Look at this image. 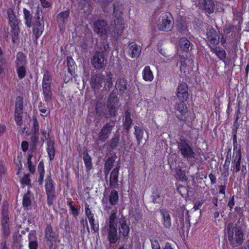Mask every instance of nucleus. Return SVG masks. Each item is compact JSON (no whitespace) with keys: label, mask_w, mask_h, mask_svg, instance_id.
Returning a JSON list of instances; mask_svg holds the SVG:
<instances>
[{"label":"nucleus","mask_w":249,"mask_h":249,"mask_svg":"<svg viewBox=\"0 0 249 249\" xmlns=\"http://www.w3.org/2000/svg\"><path fill=\"white\" fill-rule=\"evenodd\" d=\"M42 88V94L44 100L48 105L51 102L53 99V92L51 87H43Z\"/></svg>","instance_id":"nucleus-33"},{"label":"nucleus","mask_w":249,"mask_h":249,"mask_svg":"<svg viewBox=\"0 0 249 249\" xmlns=\"http://www.w3.org/2000/svg\"><path fill=\"white\" fill-rule=\"evenodd\" d=\"M41 17L42 18H40V17H24L27 26L33 27V33L36 41L44 31V21L43 17Z\"/></svg>","instance_id":"nucleus-2"},{"label":"nucleus","mask_w":249,"mask_h":249,"mask_svg":"<svg viewBox=\"0 0 249 249\" xmlns=\"http://www.w3.org/2000/svg\"><path fill=\"white\" fill-rule=\"evenodd\" d=\"M102 235H107V237L110 244H116L120 239L117 232V227H104L101 230Z\"/></svg>","instance_id":"nucleus-9"},{"label":"nucleus","mask_w":249,"mask_h":249,"mask_svg":"<svg viewBox=\"0 0 249 249\" xmlns=\"http://www.w3.org/2000/svg\"><path fill=\"white\" fill-rule=\"evenodd\" d=\"M160 213L161 216V221L164 228L170 229L171 227V217L168 211L165 210H160Z\"/></svg>","instance_id":"nucleus-24"},{"label":"nucleus","mask_w":249,"mask_h":249,"mask_svg":"<svg viewBox=\"0 0 249 249\" xmlns=\"http://www.w3.org/2000/svg\"><path fill=\"white\" fill-rule=\"evenodd\" d=\"M186 101L179 100L178 102H177L175 104V108L178 111L180 114H177L176 117L180 121L183 122L185 123L187 121V118L185 115L188 112V107L186 104L185 103Z\"/></svg>","instance_id":"nucleus-12"},{"label":"nucleus","mask_w":249,"mask_h":249,"mask_svg":"<svg viewBox=\"0 0 249 249\" xmlns=\"http://www.w3.org/2000/svg\"><path fill=\"white\" fill-rule=\"evenodd\" d=\"M47 151V154H48V156L49 158V159H50V161H52L53 160L54 158V157H55V149H50V150H46Z\"/></svg>","instance_id":"nucleus-63"},{"label":"nucleus","mask_w":249,"mask_h":249,"mask_svg":"<svg viewBox=\"0 0 249 249\" xmlns=\"http://www.w3.org/2000/svg\"><path fill=\"white\" fill-rule=\"evenodd\" d=\"M90 84L93 89H99L102 84L101 75L97 74L92 75L90 79Z\"/></svg>","instance_id":"nucleus-38"},{"label":"nucleus","mask_w":249,"mask_h":249,"mask_svg":"<svg viewBox=\"0 0 249 249\" xmlns=\"http://www.w3.org/2000/svg\"><path fill=\"white\" fill-rule=\"evenodd\" d=\"M237 33V28L233 25H226L223 29L224 35L233 40Z\"/></svg>","instance_id":"nucleus-30"},{"label":"nucleus","mask_w":249,"mask_h":249,"mask_svg":"<svg viewBox=\"0 0 249 249\" xmlns=\"http://www.w3.org/2000/svg\"><path fill=\"white\" fill-rule=\"evenodd\" d=\"M20 183L22 185V187H24L26 185L31 186V180L29 174H25L20 179Z\"/></svg>","instance_id":"nucleus-49"},{"label":"nucleus","mask_w":249,"mask_h":249,"mask_svg":"<svg viewBox=\"0 0 249 249\" xmlns=\"http://www.w3.org/2000/svg\"><path fill=\"white\" fill-rule=\"evenodd\" d=\"M211 51L217 56V57L222 61H224L226 57V51L219 47H211L210 46Z\"/></svg>","instance_id":"nucleus-34"},{"label":"nucleus","mask_w":249,"mask_h":249,"mask_svg":"<svg viewBox=\"0 0 249 249\" xmlns=\"http://www.w3.org/2000/svg\"><path fill=\"white\" fill-rule=\"evenodd\" d=\"M85 214L88 217L89 223L91 226V229L93 231V233H98L99 230V225L98 223L95 224L94 214L89 209V206L88 203L85 204Z\"/></svg>","instance_id":"nucleus-15"},{"label":"nucleus","mask_w":249,"mask_h":249,"mask_svg":"<svg viewBox=\"0 0 249 249\" xmlns=\"http://www.w3.org/2000/svg\"><path fill=\"white\" fill-rule=\"evenodd\" d=\"M228 241L232 248L242 245L244 241V233L240 227L234 226L232 223H229L227 227Z\"/></svg>","instance_id":"nucleus-1"},{"label":"nucleus","mask_w":249,"mask_h":249,"mask_svg":"<svg viewBox=\"0 0 249 249\" xmlns=\"http://www.w3.org/2000/svg\"><path fill=\"white\" fill-rule=\"evenodd\" d=\"M119 196L118 192L113 190H112L108 196V201L112 206H116L119 201Z\"/></svg>","instance_id":"nucleus-42"},{"label":"nucleus","mask_w":249,"mask_h":249,"mask_svg":"<svg viewBox=\"0 0 249 249\" xmlns=\"http://www.w3.org/2000/svg\"><path fill=\"white\" fill-rule=\"evenodd\" d=\"M9 218L7 213L2 214L1 224V225L9 224Z\"/></svg>","instance_id":"nucleus-62"},{"label":"nucleus","mask_w":249,"mask_h":249,"mask_svg":"<svg viewBox=\"0 0 249 249\" xmlns=\"http://www.w3.org/2000/svg\"><path fill=\"white\" fill-rule=\"evenodd\" d=\"M115 88L120 93H124L127 89V82L126 79L124 77L118 78L115 83Z\"/></svg>","instance_id":"nucleus-31"},{"label":"nucleus","mask_w":249,"mask_h":249,"mask_svg":"<svg viewBox=\"0 0 249 249\" xmlns=\"http://www.w3.org/2000/svg\"><path fill=\"white\" fill-rule=\"evenodd\" d=\"M134 135L136 139L138 145H140L143 138L144 130L142 127L135 125L134 126Z\"/></svg>","instance_id":"nucleus-44"},{"label":"nucleus","mask_w":249,"mask_h":249,"mask_svg":"<svg viewBox=\"0 0 249 249\" xmlns=\"http://www.w3.org/2000/svg\"><path fill=\"white\" fill-rule=\"evenodd\" d=\"M45 237L47 242L53 244L56 238L55 232L51 224H47L45 229Z\"/></svg>","instance_id":"nucleus-26"},{"label":"nucleus","mask_w":249,"mask_h":249,"mask_svg":"<svg viewBox=\"0 0 249 249\" xmlns=\"http://www.w3.org/2000/svg\"><path fill=\"white\" fill-rule=\"evenodd\" d=\"M73 202L72 201H68V205L70 208L71 213L74 217L78 216L80 214V210L77 207H75L73 205Z\"/></svg>","instance_id":"nucleus-50"},{"label":"nucleus","mask_w":249,"mask_h":249,"mask_svg":"<svg viewBox=\"0 0 249 249\" xmlns=\"http://www.w3.org/2000/svg\"><path fill=\"white\" fill-rule=\"evenodd\" d=\"M175 177L177 180L180 181H186L188 178L186 175V172L180 166L177 167L175 170Z\"/></svg>","instance_id":"nucleus-35"},{"label":"nucleus","mask_w":249,"mask_h":249,"mask_svg":"<svg viewBox=\"0 0 249 249\" xmlns=\"http://www.w3.org/2000/svg\"><path fill=\"white\" fill-rule=\"evenodd\" d=\"M233 154V159L231 160V171L233 174H237L240 171L241 177L245 178L247 175V169L246 164L241 165L242 154L240 149L236 150V155L234 158Z\"/></svg>","instance_id":"nucleus-4"},{"label":"nucleus","mask_w":249,"mask_h":249,"mask_svg":"<svg viewBox=\"0 0 249 249\" xmlns=\"http://www.w3.org/2000/svg\"><path fill=\"white\" fill-rule=\"evenodd\" d=\"M107 7L110 9V11H113V14L121 15L124 14V6L120 0H113L112 3L109 2Z\"/></svg>","instance_id":"nucleus-20"},{"label":"nucleus","mask_w":249,"mask_h":249,"mask_svg":"<svg viewBox=\"0 0 249 249\" xmlns=\"http://www.w3.org/2000/svg\"><path fill=\"white\" fill-rule=\"evenodd\" d=\"M93 30L99 36L107 38L110 32V26L104 20H98L93 25Z\"/></svg>","instance_id":"nucleus-7"},{"label":"nucleus","mask_w":249,"mask_h":249,"mask_svg":"<svg viewBox=\"0 0 249 249\" xmlns=\"http://www.w3.org/2000/svg\"><path fill=\"white\" fill-rule=\"evenodd\" d=\"M22 115L23 113H15V121L17 125H18L19 126H20L23 123Z\"/></svg>","instance_id":"nucleus-55"},{"label":"nucleus","mask_w":249,"mask_h":249,"mask_svg":"<svg viewBox=\"0 0 249 249\" xmlns=\"http://www.w3.org/2000/svg\"><path fill=\"white\" fill-rule=\"evenodd\" d=\"M45 189L47 195V203L49 206H50L53 204L55 199V183L52 179L51 173L45 178Z\"/></svg>","instance_id":"nucleus-5"},{"label":"nucleus","mask_w":249,"mask_h":249,"mask_svg":"<svg viewBox=\"0 0 249 249\" xmlns=\"http://www.w3.org/2000/svg\"><path fill=\"white\" fill-rule=\"evenodd\" d=\"M235 198L238 199L239 197L238 196L235 197L234 195L231 196L228 202L227 206L229 208V210L231 212H232L234 208V211L236 213L235 216L238 219V221L240 222L241 220H243L244 218V210L243 207H240L239 206V204L236 203Z\"/></svg>","instance_id":"nucleus-8"},{"label":"nucleus","mask_w":249,"mask_h":249,"mask_svg":"<svg viewBox=\"0 0 249 249\" xmlns=\"http://www.w3.org/2000/svg\"><path fill=\"white\" fill-rule=\"evenodd\" d=\"M8 19L9 24L11 27L12 41L13 43H16L19 40L20 20L17 18V17H8Z\"/></svg>","instance_id":"nucleus-10"},{"label":"nucleus","mask_w":249,"mask_h":249,"mask_svg":"<svg viewBox=\"0 0 249 249\" xmlns=\"http://www.w3.org/2000/svg\"><path fill=\"white\" fill-rule=\"evenodd\" d=\"M1 230L2 235L5 238L9 236L10 234V229L9 224L1 225Z\"/></svg>","instance_id":"nucleus-53"},{"label":"nucleus","mask_w":249,"mask_h":249,"mask_svg":"<svg viewBox=\"0 0 249 249\" xmlns=\"http://www.w3.org/2000/svg\"><path fill=\"white\" fill-rule=\"evenodd\" d=\"M29 240L28 247L29 249H37L38 243L36 236V232L35 230H31L28 235Z\"/></svg>","instance_id":"nucleus-25"},{"label":"nucleus","mask_w":249,"mask_h":249,"mask_svg":"<svg viewBox=\"0 0 249 249\" xmlns=\"http://www.w3.org/2000/svg\"><path fill=\"white\" fill-rule=\"evenodd\" d=\"M143 79L146 82H151L154 79V75L149 66H145L142 71Z\"/></svg>","instance_id":"nucleus-36"},{"label":"nucleus","mask_w":249,"mask_h":249,"mask_svg":"<svg viewBox=\"0 0 249 249\" xmlns=\"http://www.w3.org/2000/svg\"><path fill=\"white\" fill-rule=\"evenodd\" d=\"M15 67L19 80L23 79L27 73L28 60L27 56L22 52L17 53L14 62Z\"/></svg>","instance_id":"nucleus-3"},{"label":"nucleus","mask_w":249,"mask_h":249,"mask_svg":"<svg viewBox=\"0 0 249 249\" xmlns=\"http://www.w3.org/2000/svg\"><path fill=\"white\" fill-rule=\"evenodd\" d=\"M96 2H99L100 3L101 6L104 8V10L106 12H108L110 11V9L108 8L107 6H108L109 2H110V0H94Z\"/></svg>","instance_id":"nucleus-54"},{"label":"nucleus","mask_w":249,"mask_h":249,"mask_svg":"<svg viewBox=\"0 0 249 249\" xmlns=\"http://www.w3.org/2000/svg\"><path fill=\"white\" fill-rule=\"evenodd\" d=\"M115 161V158L113 156L108 157L105 161L104 164V173L106 175H108L110 172L113 167Z\"/></svg>","instance_id":"nucleus-41"},{"label":"nucleus","mask_w":249,"mask_h":249,"mask_svg":"<svg viewBox=\"0 0 249 249\" xmlns=\"http://www.w3.org/2000/svg\"><path fill=\"white\" fill-rule=\"evenodd\" d=\"M188 87L185 83L179 84L177 89L176 96L179 100L187 101L189 97Z\"/></svg>","instance_id":"nucleus-19"},{"label":"nucleus","mask_w":249,"mask_h":249,"mask_svg":"<svg viewBox=\"0 0 249 249\" xmlns=\"http://www.w3.org/2000/svg\"><path fill=\"white\" fill-rule=\"evenodd\" d=\"M150 242L152 249H160L159 242L156 239L154 238L150 239Z\"/></svg>","instance_id":"nucleus-60"},{"label":"nucleus","mask_w":249,"mask_h":249,"mask_svg":"<svg viewBox=\"0 0 249 249\" xmlns=\"http://www.w3.org/2000/svg\"><path fill=\"white\" fill-rule=\"evenodd\" d=\"M83 155V159L86 170L87 171H90L92 168V162L91 157L89 154L87 149L84 151Z\"/></svg>","instance_id":"nucleus-40"},{"label":"nucleus","mask_w":249,"mask_h":249,"mask_svg":"<svg viewBox=\"0 0 249 249\" xmlns=\"http://www.w3.org/2000/svg\"><path fill=\"white\" fill-rule=\"evenodd\" d=\"M95 112L97 114H100L103 111V105L99 102H97L95 104Z\"/></svg>","instance_id":"nucleus-59"},{"label":"nucleus","mask_w":249,"mask_h":249,"mask_svg":"<svg viewBox=\"0 0 249 249\" xmlns=\"http://www.w3.org/2000/svg\"><path fill=\"white\" fill-rule=\"evenodd\" d=\"M207 38L210 46H215L219 43L220 37L216 31L213 27L208 30L207 33Z\"/></svg>","instance_id":"nucleus-18"},{"label":"nucleus","mask_w":249,"mask_h":249,"mask_svg":"<svg viewBox=\"0 0 249 249\" xmlns=\"http://www.w3.org/2000/svg\"><path fill=\"white\" fill-rule=\"evenodd\" d=\"M52 82V78L50 72L46 70L44 74L42 82V87H51Z\"/></svg>","instance_id":"nucleus-45"},{"label":"nucleus","mask_w":249,"mask_h":249,"mask_svg":"<svg viewBox=\"0 0 249 249\" xmlns=\"http://www.w3.org/2000/svg\"><path fill=\"white\" fill-rule=\"evenodd\" d=\"M193 2L196 7L203 9L209 14L213 12L214 4L213 0H194Z\"/></svg>","instance_id":"nucleus-13"},{"label":"nucleus","mask_w":249,"mask_h":249,"mask_svg":"<svg viewBox=\"0 0 249 249\" xmlns=\"http://www.w3.org/2000/svg\"><path fill=\"white\" fill-rule=\"evenodd\" d=\"M23 100L21 96H18L16 98V108L15 113H23Z\"/></svg>","instance_id":"nucleus-47"},{"label":"nucleus","mask_w":249,"mask_h":249,"mask_svg":"<svg viewBox=\"0 0 249 249\" xmlns=\"http://www.w3.org/2000/svg\"><path fill=\"white\" fill-rule=\"evenodd\" d=\"M120 135L115 133L114 136L110 139L109 142V148L111 149H115L118 146L120 142Z\"/></svg>","instance_id":"nucleus-46"},{"label":"nucleus","mask_w":249,"mask_h":249,"mask_svg":"<svg viewBox=\"0 0 249 249\" xmlns=\"http://www.w3.org/2000/svg\"><path fill=\"white\" fill-rule=\"evenodd\" d=\"M132 124V119L131 117V113L129 110H126L124 113V129L128 131Z\"/></svg>","instance_id":"nucleus-43"},{"label":"nucleus","mask_w":249,"mask_h":249,"mask_svg":"<svg viewBox=\"0 0 249 249\" xmlns=\"http://www.w3.org/2000/svg\"><path fill=\"white\" fill-rule=\"evenodd\" d=\"M178 147L183 157L187 159L195 158V152L187 140L179 139V142H178Z\"/></svg>","instance_id":"nucleus-6"},{"label":"nucleus","mask_w":249,"mask_h":249,"mask_svg":"<svg viewBox=\"0 0 249 249\" xmlns=\"http://www.w3.org/2000/svg\"><path fill=\"white\" fill-rule=\"evenodd\" d=\"M114 125L110 123H107L99 133V139L102 142H105L109 137V135L114 127Z\"/></svg>","instance_id":"nucleus-17"},{"label":"nucleus","mask_w":249,"mask_h":249,"mask_svg":"<svg viewBox=\"0 0 249 249\" xmlns=\"http://www.w3.org/2000/svg\"><path fill=\"white\" fill-rule=\"evenodd\" d=\"M66 63L68 67V72L71 76H74L75 74V71L76 68V65L74 60L71 56H68L66 59Z\"/></svg>","instance_id":"nucleus-37"},{"label":"nucleus","mask_w":249,"mask_h":249,"mask_svg":"<svg viewBox=\"0 0 249 249\" xmlns=\"http://www.w3.org/2000/svg\"><path fill=\"white\" fill-rule=\"evenodd\" d=\"M39 125L36 117L33 118V126L31 131L32 133H39Z\"/></svg>","instance_id":"nucleus-52"},{"label":"nucleus","mask_w":249,"mask_h":249,"mask_svg":"<svg viewBox=\"0 0 249 249\" xmlns=\"http://www.w3.org/2000/svg\"><path fill=\"white\" fill-rule=\"evenodd\" d=\"M104 53L100 52H96L93 56L92 63L96 69H102L104 66Z\"/></svg>","instance_id":"nucleus-21"},{"label":"nucleus","mask_w":249,"mask_h":249,"mask_svg":"<svg viewBox=\"0 0 249 249\" xmlns=\"http://www.w3.org/2000/svg\"><path fill=\"white\" fill-rule=\"evenodd\" d=\"M119 170L120 166L115 167L111 173L109 178V186L111 188H115L118 186Z\"/></svg>","instance_id":"nucleus-27"},{"label":"nucleus","mask_w":249,"mask_h":249,"mask_svg":"<svg viewBox=\"0 0 249 249\" xmlns=\"http://www.w3.org/2000/svg\"><path fill=\"white\" fill-rule=\"evenodd\" d=\"M111 22L112 32L111 35L113 37H118L123 33L124 28V18L123 17H113Z\"/></svg>","instance_id":"nucleus-11"},{"label":"nucleus","mask_w":249,"mask_h":249,"mask_svg":"<svg viewBox=\"0 0 249 249\" xmlns=\"http://www.w3.org/2000/svg\"><path fill=\"white\" fill-rule=\"evenodd\" d=\"M119 100L116 94L111 93L108 97L107 107L108 111L111 116H114L116 112V106Z\"/></svg>","instance_id":"nucleus-16"},{"label":"nucleus","mask_w":249,"mask_h":249,"mask_svg":"<svg viewBox=\"0 0 249 249\" xmlns=\"http://www.w3.org/2000/svg\"><path fill=\"white\" fill-rule=\"evenodd\" d=\"M153 201L154 203H160V195L158 190L154 191L152 193Z\"/></svg>","instance_id":"nucleus-56"},{"label":"nucleus","mask_w":249,"mask_h":249,"mask_svg":"<svg viewBox=\"0 0 249 249\" xmlns=\"http://www.w3.org/2000/svg\"><path fill=\"white\" fill-rule=\"evenodd\" d=\"M173 25V17H162L161 20L159 19L158 27L160 31L168 32L172 29Z\"/></svg>","instance_id":"nucleus-14"},{"label":"nucleus","mask_w":249,"mask_h":249,"mask_svg":"<svg viewBox=\"0 0 249 249\" xmlns=\"http://www.w3.org/2000/svg\"><path fill=\"white\" fill-rule=\"evenodd\" d=\"M119 224V235L120 237L122 236L124 240H127L130 231L129 227L126 224V221L124 219L120 221Z\"/></svg>","instance_id":"nucleus-22"},{"label":"nucleus","mask_w":249,"mask_h":249,"mask_svg":"<svg viewBox=\"0 0 249 249\" xmlns=\"http://www.w3.org/2000/svg\"><path fill=\"white\" fill-rule=\"evenodd\" d=\"M178 46L180 51L185 53H188L193 46L189 40L185 37H181L178 40Z\"/></svg>","instance_id":"nucleus-28"},{"label":"nucleus","mask_w":249,"mask_h":249,"mask_svg":"<svg viewBox=\"0 0 249 249\" xmlns=\"http://www.w3.org/2000/svg\"><path fill=\"white\" fill-rule=\"evenodd\" d=\"M30 149L33 151L36 149V144L39 140V133H33L31 136Z\"/></svg>","instance_id":"nucleus-48"},{"label":"nucleus","mask_w":249,"mask_h":249,"mask_svg":"<svg viewBox=\"0 0 249 249\" xmlns=\"http://www.w3.org/2000/svg\"><path fill=\"white\" fill-rule=\"evenodd\" d=\"M46 150L50 149H54V142L53 140H51L48 135V139H47L46 143Z\"/></svg>","instance_id":"nucleus-58"},{"label":"nucleus","mask_w":249,"mask_h":249,"mask_svg":"<svg viewBox=\"0 0 249 249\" xmlns=\"http://www.w3.org/2000/svg\"><path fill=\"white\" fill-rule=\"evenodd\" d=\"M186 17H179L177 20V27L180 33H184L187 30Z\"/></svg>","instance_id":"nucleus-32"},{"label":"nucleus","mask_w":249,"mask_h":249,"mask_svg":"<svg viewBox=\"0 0 249 249\" xmlns=\"http://www.w3.org/2000/svg\"><path fill=\"white\" fill-rule=\"evenodd\" d=\"M37 172L39 174L38 183L39 185L42 186L43 183L45 174L44 164L43 160H41L38 164Z\"/></svg>","instance_id":"nucleus-39"},{"label":"nucleus","mask_w":249,"mask_h":249,"mask_svg":"<svg viewBox=\"0 0 249 249\" xmlns=\"http://www.w3.org/2000/svg\"><path fill=\"white\" fill-rule=\"evenodd\" d=\"M34 198L33 194L30 190H28L22 197V206L26 210H29L32 205V198Z\"/></svg>","instance_id":"nucleus-29"},{"label":"nucleus","mask_w":249,"mask_h":249,"mask_svg":"<svg viewBox=\"0 0 249 249\" xmlns=\"http://www.w3.org/2000/svg\"><path fill=\"white\" fill-rule=\"evenodd\" d=\"M179 57H180V63H181L180 69H181L183 67L185 68L187 65L186 61H187L188 60V61H190V60L189 59H188L186 57H185L183 55H180Z\"/></svg>","instance_id":"nucleus-61"},{"label":"nucleus","mask_w":249,"mask_h":249,"mask_svg":"<svg viewBox=\"0 0 249 249\" xmlns=\"http://www.w3.org/2000/svg\"><path fill=\"white\" fill-rule=\"evenodd\" d=\"M113 87L112 77L111 75L109 76L106 80L105 88L106 90H109Z\"/></svg>","instance_id":"nucleus-57"},{"label":"nucleus","mask_w":249,"mask_h":249,"mask_svg":"<svg viewBox=\"0 0 249 249\" xmlns=\"http://www.w3.org/2000/svg\"><path fill=\"white\" fill-rule=\"evenodd\" d=\"M116 218V213L114 212L111 213L109 216L108 222L107 225L104 227H116L115 219Z\"/></svg>","instance_id":"nucleus-51"},{"label":"nucleus","mask_w":249,"mask_h":249,"mask_svg":"<svg viewBox=\"0 0 249 249\" xmlns=\"http://www.w3.org/2000/svg\"><path fill=\"white\" fill-rule=\"evenodd\" d=\"M38 109L39 111L43 113V114H46L47 110L46 109V107L45 106V104L43 103L42 102H40L38 104Z\"/></svg>","instance_id":"nucleus-64"},{"label":"nucleus","mask_w":249,"mask_h":249,"mask_svg":"<svg viewBox=\"0 0 249 249\" xmlns=\"http://www.w3.org/2000/svg\"><path fill=\"white\" fill-rule=\"evenodd\" d=\"M142 48L135 42H132L128 45V54L131 58H138L139 57Z\"/></svg>","instance_id":"nucleus-23"}]
</instances>
